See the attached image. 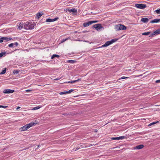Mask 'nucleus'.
I'll list each match as a JSON object with an SVG mask.
<instances>
[{
  "label": "nucleus",
  "mask_w": 160,
  "mask_h": 160,
  "mask_svg": "<svg viewBox=\"0 0 160 160\" xmlns=\"http://www.w3.org/2000/svg\"><path fill=\"white\" fill-rule=\"evenodd\" d=\"M34 24L32 22H26L24 26V28L26 30H32L34 28Z\"/></svg>",
  "instance_id": "f257e3e1"
},
{
  "label": "nucleus",
  "mask_w": 160,
  "mask_h": 160,
  "mask_svg": "<svg viewBox=\"0 0 160 160\" xmlns=\"http://www.w3.org/2000/svg\"><path fill=\"white\" fill-rule=\"evenodd\" d=\"M118 40V39L114 38L113 39H112L111 40L107 41L102 46V47H107L112 43L116 42L117 40Z\"/></svg>",
  "instance_id": "f03ea898"
},
{
  "label": "nucleus",
  "mask_w": 160,
  "mask_h": 160,
  "mask_svg": "<svg viewBox=\"0 0 160 160\" xmlns=\"http://www.w3.org/2000/svg\"><path fill=\"white\" fill-rule=\"evenodd\" d=\"M116 28L118 31L124 30L126 29V27L123 25L119 24L116 26Z\"/></svg>",
  "instance_id": "7ed1b4c3"
},
{
  "label": "nucleus",
  "mask_w": 160,
  "mask_h": 160,
  "mask_svg": "<svg viewBox=\"0 0 160 160\" xmlns=\"http://www.w3.org/2000/svg\"><path fill=\"white\" fill-rule=\"evenodd\" d=\"M98 22V21H89L87 22L84 23H83V26L85 27H87L89 25L92 24V23L97 22Z\"/></svg>",
  "instance_id": "20e7f679"
},
{
  "label": "nucleus",
  "mask_w": 160,
  "mask_h": 160,
  "mask_svg": "<svg viewBox=\"0 0 160 160\" xmlns=\"http://www.w3.org/2000/svg\"><path fill=\"white\" fill-rule=\"evenodd\" d=\"M135 7L138 8L143 9L145 8L146 6L143 4H137L135 5Z\"/></svg>",
  "instance_id": "39448f33"
},
{
  "label": "nucleus",
  "mask_w": 160,
  "mask_h": 160,
  "mask_svg": "<svg viewBox=\"0 0 160 160\" xmlns=\"http://www.w3.org/2000/svg\"><path fill=\"white\" fill-rule=\"evenodd\" d=\"M14 92V90H11L10 89H5L3 91L4 93H11Z\"/></svg>",
  "instance_id": "423d86ee"
},
{
  "label": "nucleus",
  "mask_w": 160,
  "mask_h": 160,
  "mask_svg": "<svg viewBox=\"0 0 160 160\" xmlns=\"http://www.w3.org/2000/svg\"><path fill=\"white\" fill-rule=\"evenodd\" d=\"M93 27L97 30H100V29L103 28V27L102 26L101 24H97L94 25Z\"/></svg>",
  "instance_id": "0eeeda50"
},
{
  "label": "nucleus",
  "mask_w": 160,
  "mask_h": 160,
  "mask_svg": "<svg viewBox=\"0 0 160 160\" xmlns=\"http://www.w3.org/2000/svg\"><path fill=\"white\" fill-rule=\"evenodd\" d=\"M125 138V137L124 136H120L118 137H115V138H111V139L112 140H120V139H123Z\"/></svg>",
  "instance_id": "6e6552de"
},
{
  "label": "nucleus",
  "mask_w": 160,
  "mask_h": 160,
  "mask_svg": "<svg viewBox=\"0 0 160 160\" xmlns=\"http://www.w3.org/2000/svg\"><path fill=\"white\" fill-rule=\"evenodd\" d=\"M67 10L70 13L72 12L75 13L77 12V10L75 8H72V9H68Z\"/></svg>",
  "instance_id": "1a4fd4ad"
},
{
  "label": "nucleus",
  "mask_w": 160,
  "mask_h": 160,
  "mask_svg": "<svg viewBox=\"0 0 160 160\" xmlns=\"http://www.w3.org/2000/svg\"><path fill=\"white\" fill-rule=\"evenodd\" d=\"M28 128V127L26 125L20 128V130L21 131H25L27 130Z\"/></svg>",
  "instance_id": "9d476101"
},
{
  "label": "nucleus",
  "mask_w": 160,
  "mask_h": 160,
  "mask_svg": "<svg viewBox=\"0 0 160 160\" xmlns=\"http://www.w3.org/2000/svg\"><path fill=\"white\" fill-rule=\"evenodd\" d=\"M2 39L3 42L5 41H8L11 40L12 38H9L7 37H2Z\"/></svg>",
  "instance_id": "9b49d317"
},
{
  "label": "nucleus",
  "mask_w": 160,
  "mask_h": 160,
  "mask_svg": "<svg viewBox=\"0 0 160 160\" xmlns=\"http://www.w3.org/2000/svg\"><path fill=\"white\" fill-rule=\"evenodd\" d=\"M160 22V19H154L150 21V22L151 23H157Z\"/></svg>",
  "instance_id": "f8f14e48"
},
{
  "label": "nucleus",
  "mask_w": 160,
  "mask_h": 160,
  "mask_svg": "<svg viewBox=\"0 0 160 160\" xmlns=\"http://www.w3.org/2000/svg\"><path fill=\"white\" fill-rule=\"evenodd\" d=\"M141 21L144 23L147 22L148 21L149 19L148 18H142L141 19Z\"/></svg>",
  "instance_id": "ddd939ff"
},
{
  "label": "nucleus",
  "mask_w": 160,
  "mask_h": 160,
  "mask_svg": "<svg viewBox=\"0 0 160 160\" xmlns=\"http://www.w3.org/2000/svg\"><path fill=\"white\" fill-rule=\"evenodd\" d=\"M160 33V30H157L155 31L154 32H153L152 33V34L151 35V36H153L154 35H155V34H159Z\"/></svg>",
  "instance_id": "4468645a"
},
{
  "label": "nucleus",
  "mask_w": 160,
  "mask_h": 160,
  "mask_svg": "<svg viewBox=\"0 0 160 160\" xmlns=\"http://www.w3.org/2000/svg\"><path fill=\"white\" fill-rule=\"evenodd\" d=\"M144 146L142 145H138L135 147V149H140L142 148Z\"/></svg>",
  "instance_id": "2eb2a0df"
},
{
  "label": "nucleus",
  "mask_w": 160,
  "mask_h": 160,
  "mask_svg": "<svg viewBox=\"0 0 160 160\" xmlns=\"http://www.w3.org/2000/svg\"><path fill=\"white\" fill-rule=\"evenodd\" d=\"M35 124V123L33 122H31L29 124H27L26 126H27L28 127V128H30L32 126L34 125Z\"/></svg>",
  "instance_id": "dca6fc26"
},
{
  "label": "nucleus",
  "mask_w": 160,
  "mask_h": 160,
  "mask_svg": "<svg viewBox=\"0 0 160 160\" xmlns=\"http://www.w3.org/2000/svg\"><path fill=\"white\" fill-rule=\"evenodd\" d=\"M23 27H24L23 23H20L18 27V28L19 30H21Z\"/></svg>",
  "instance_id": "f3484780"
},
{
  "label": "nucleus",
  "mask_w": 160,
  "mask_h": 160,
  "mask_svg": "<svg viewBox=\"0 0 160 160\" xmlns=\"http://www.w3.org/2000/svg\"><path fill=\"white\" fill-rule=\"evenodd\" d=\"M80 80H81V79H78L76 80L68 81V83H73L76 82L78 81H79Z\"/></svg>",
  "instance_id": "a211bd4d"
},
{
  "label": "nucleus",
  "mask_w": 160,
  "mask_h": 160,
  "mask_svg": "<svg viewBox=\"0 0 160 160\" xmlns=\"http://www.w3.org/2000/svg\"><path fill=\"white\" fill-rule=\"evenodd\" d=\"M43 15V13L42 12L38 13L37 14V17L38 18H39Z\"/></svg>",
  "instance_id": "6ab92c4d"
},
{
  "label": "nucleus",
  "mask_w": 160,
  "mask_h": 160,
  "mask_svg": "<svg viewBox=\"0 0 160 160\" xmlns=\"http://www.w3.org/2000/svg\"><path fill=\"white\" fill-rule=\"evenodd\" d=\"M57 57V58H59L60 57V56L59 55H58L57 54H53L51 57V58L52 59H53L54 58Z\"/></svg>",
  "instance_id": "aec40b11"
},
{
  "label": "nucleus",
  "mask_w": 160,
  "mask_h": 160,
  "mask_svg": "<svg viewBox=\"0 0 160 160\" xmlns=\"http://www.w3.org/2000/svg\"><path fill=\"white\" fill-rule=\"evenodd\" d=\"M70 39V37H68L66 39H63L61 41V43H62L64 42H65V41L68 40V39Z\"/></svg>",
  "instance_id": "412c9836"
},
{
  "label": "nucleus",
  "mask_w": 160,
  "mask_h": 160,
  "mask_svg": "<svg viewBox=\"0 0 160 160\" xmlns=\"http://www.w3.org/2000/svg\"><path fill=\"white\" fill-rule=\"evenodd\" d=\"M67 62H68L70 63H73L76 62V61L73 60H68L67 61Z\"/></svg>",
  "instance_id": "4be33fe9"
},
{
  "label": "nucleus",
  "mask_w": 160,
  "mask_h": 160,
  "mask_svg": "<svg viewBox=\"0 0 160 160\" xmlns=\"http://www.w3.org/2000/svg\"><path fill=\"white\" fill-rule=\"evenodd\" d=\"M151 33V32H144L142 33V35H148Z\"/></svg>",
  "instance_id": "5701e85b"
},
{
  "label": "nucleus",
  "mask_w": 160,
  "mask_h": 160,
  "mask_svg": "<svg viewBox=\"0 0 160 160\" xmlns=\"http://www.w3.org/2000/svg\"><path fill=\"white\" fill-rule=\"evenodd\" d=\"M154 12H156L157 13V14H160V8L158 9H157L156 10L154 11Z\"/></svg>",
  "instance_id": "b1692460"
},
{
  "label": "nucleus",
  "mask_w": 160,
  "mask_h": 160,
  "mask_svg": "<svg viewBox=\"0 0 160 160\" xmlns=\"http://www.w3.org/2000/svg\"><path fill=\"white\" fill-rule=\"evenodd\" d=\"M46 22H53V20H52V19L48 18V19H46Z\"/></svg>",
  "instance_id": "393cba45"
},
{
  "label": "nucleus",
  "mask_w": 160,
  "mask_h": 160,
  "mask_svg": "<svg viewBox=\"0 0 160 160\" xmlns=\"http://www.w3.org/2000/svg\"><path fill=\"white\" fill-rule=\"evenodd\" d=\"M6 72V68H4L2 70V72H1V74H4Z\"/></svg>",
  "instance_id": "a878e982"
},
{
  "label": "nucleus",
  "mask_w": 160,
  "mask_h": 160,
  "mask_svg": "<svg viewBox=\"0 0 160 160\" xmlns=\"http://www.w3.org/2000/svg\"><path fill=\"white\" fill-rule=\"evenodd\" d=\"M158 122H159V121H157V122H152V123H150V124H149L148 126H150L152 124H154L157 123H158Z\"/></svg>",
  "instance_id": "bb28decb"
},
{
  "label": "nucleus",
  "mask_w": 160,
  "mask_h": 160,
  "mask_svg": "<svg viewBox=\"0 0 160 160\" xmlns=\"http://www.w3.org/2000/svg\"><path fill=\"white\" fill-rule=\"evenodd\" d=\"M40 108V107H39V106L33 108L32 109V110H35L38 109L39 108Z\"/></svg>",
  "instance_id": "cd10ccee"
},
{
  "label": "nucleus",
  "mask_w": 160,
  "mask_h": 160,
  "mask_svg": "<svg viewBox=\"0 0 160 160\" xmlns=\"http://www.w3.org/2000/svg\"><path fill=\"white\" fill-rule=\"evenodd\" d=\"M9 47H14V44L13 43H11L8 45Z\"/></svg>",
  "instance_id": "c85d7f7f"
},
{
  "label": "nucleus",
  "mask_w": 160,
  "mask_h": 160,
  "mask_svg": "<svg viewBox=\"0 0 160 160\" xmlns=\"http://www.w3.org/2000/svg\"><path fill=\"white\" fill-rule=\"evenodd\" d=\"M73 91V89H71L69 91H66V93H67H67H70L71 92H72Z\"/></svg>",
  "instance_id": "c756f323"
},
{
  "label": "nucleus",
  "mask_w": 160,
  "mask_h": 160,
  "mask_svg": "<svg viewBox=\"0 0 160 160\" xmlns=\"http://www.w3.org/2000/svg\"><path fill=\"white\" fill-rule=\"evenodd\" d=\"M84 145V144L83 143L80 144V146L81 147V148H84V147L86 148V147H88L87 146H83Z\"/></svg>",
  "instance_id": "7c9ffc66"
},
{
  "label": "nucleus",
  "mask_w": 160,
  "mask_h": 160,
  "mask_svg": "<svg viewBox=\"0 0 160 160\" xmlns=\"http://www.w3.org/2000/svg\"><path fill=\"white\" fill-rule=\"evenodd\" d=\"M19 72V71L18 70H14L13 71V73L15 74H18Z\"/></svg>",
  "instance_id": "2f4dec72"
},
{
  "label": "nucleus",
  "mask_w": 160,
  "mask_h": 160,
  "mask_svg": "<svg viewBox=\"0 0 160 160\" xmlns=\"http://www.w3.org/2000/svg\"><path fill=\"white\" fill-rule=\"evenodd\" d=\"M5 54V52H1L0 53V58L3 56Z\"/></svg>",
  "instance_id": "473e14b6"
},
{
  "label": "nucleus",
  "mask_w": 160,
  "mask_h": 160,
  "mask_svg": "<svg viewBox=\"0 0 160 160\" xmlns=\"http://www.w3.org/2000/svg\"><path fill=\"white\" fill-rule=\"evenodd\" d=\"M129 78V77H128L123 76V77H122L120 78V79H127V78Z\"/></svg>",
  "instance_id": "72a5a7b5"
},
{
  "label": "nucleus",
  "mask_w": 160,
  "mask_h": 160,
  "mask_svg": "<svg viewBox=\"0 0 160 160\" xmlns=\"http://www.w3.org/2000/svg\"><path fill=\"white\" fill-rule=\"evenodd\" d=\"M58 17H56V18H55L54 19H52L53 22L56 21L58 20Z\"/></svg>",
  "instance_id": "f704fd0d"
},
{
  "label": "nucleus",
  "mask_w": 160,
  "mask_h": 160,
  "mask_svg": "<svg viewBox=\"0 0 160 160\" xmlns=\"http://www.w3.org/2000/svg\"><path fill=\"white\" fill-rule=\"evenodd\" d=\"M13 43L14 44V46H18V43L17 42H16L15 43Z\"/></svg>",
  "instance_id": "c9c22d12"
},
{
  "label": "nucleus",
  "mask_w": 160,
  "mask_h": 160,
  "mask_svg": "<svg viewBox=\"0 0 160 160\" xmlns=\"http://www.w3.org/2000/svg\"><path fill=\"white\" fill-rule=\"evenodd\" d=\"M66 92H61L60 93V94L61 95H62V94H67V93H66Z\"/></svg>",
  "instance_id": "e433bc0d"
},
{
  "label": "nucleus",
  "mask_w": 160,
  "mask_h": 160,
  "mask_svg": "<svg viewBox=\"0 0 160 160\" xmlns=\"http://www.w3.org/2000/svg\"><path fill=\"white\" fill-rule=\"evenodd\" d=\"M0 108H5L7 107V106H2V105H0Z\"/></svg>",
  "instance_id": "4c0bfd02"
},
{
  "label": "nucleus",
  "mask_w": 160,
  "mask_h": 160,
  "mask_svg": "<svg viewBox=\"0 0 160 160\" xmlns=\"http://www.w3.org/2000/svg\"><path fill=\"white\" fill-rule=\"evenodd\" d=\"M156 83H160V80H156Z\"/></svg>",
  "instance_id": "58836bf2"
},
{
  "label": "nucleus",
  "mask_w": 160,
  "mask_h": 160,
  "mask_svg": "<svg viewBox=\"0 0 160 160\" xmlns=\"http://www.w3.org/2000/svg\"><path fill=\"white\" fill-rule=\"evenodd\" d=\"M78 147H79V146H78V147H77V148L76 149H75V151L77 150H78L79 149V148H80V147L78 148Z\"/></svg>",
  "instance_id": "ea45409f"
},
{
  "label": "nucleus",
  "mask_w": 160,
  "mask_h": 160,
  "mask_svg": "<svg viewBox=\"0 0 160 160\" xmlns=\"http://www.w3.org/2000/svg\"><path fill=\"white\" fill-rule=\"evenodd\" d=\"M3 42V41L2 39V38H0V42Z\"/></svg>",
  "instance_id": "a19ab883"
},
{
  "label": "nucleus",
  "mask_w": 160,
  "mask_h": 160,
  "mask_svg": "<svg viewBox=\"0 0 160 160\" xmlns=\"http://www.w3.org/2000/svg\"><path fill=\"white\" fill-rule=\"evenodd\" d=\"M31 91V90H28H28H26V92H29V91Z\"/></svg>",
  "instance_id": "79ce46f5"
},
{
  "label": "nucleus",
  "mask_w": 160,
  "mask_h": 160,
  "mask_svg": "<svg viewBox=\"0 0 160 160\" xmlns=\"http://www.w3.org/2000/svg\"><path fill=\"white\" fill-rule=\"evenodd\" d=\"M75 41H81V40H78V39H77L76 40H75Z\"/></svg>",
  "instance_id": "37998d69"
},
{
  "label": "nucleus",
  "mask_w": 160,
  "mask_h": 160,
  "mask_svg": "<svg viewBox=\"0 0 160 160\" xmlns=\"http://www.w3.org/2000/svg\"><path fill=\"white\" fill-rule=\"evenodd\" d=\"M20 108V107H18L17 108V109H19V108Z\"/></svg>",
  "instance_id": "c03bdc74"
},
{
  "label": "nucleus",
  "mask_w": 160,
  "mask_h": 160,
  "mask_svg": "<svg viewBox=\"0 0 160 160\" xmlns=\"http://www.w3.org/2000/svg\"><path fill=\"white\" fill-rule=\"evenodd\" d=\"M142 76V74H141V75H139L138 76V77H139V76Z\"/></svg>",
  "instance_id": "a18cd8bd"
},
{
  "label": "nucleus",
  "mask_w": 160,
  "mask_h": 160,
  "mask_svg": "<svg viewBox=\"0 0 160 160\" xmlns=\"http://www.w3.org/2000/svg\"><path fill=\"white\" fill-rule=\"evenodd\" d=\"M77 31H76V32H75V33H77Z\"/></svg>",
  "instance_id": "49530a36"
},
{
  "label": "nucleus",
  "mask_w": 160,
  "mask_h": 160,
  "mask_svg": "<svg viewBox=\"0 0 160 160\" xmlns=\"http://www.w3.org/2000/svg\"><path fill=\"white\" fill-rule=\"evenodd\" d=\"M84 41L85 42H87V41Z\"/></svg>",
  "instance_id": "de8ad7c7"
},
{
  "label": "nucleus",
  "mask_w": 160,
  "mask_h": 160,
  "mask_svg": "<svg viewBox=\"0 0 160 160\" xmlns=\"http://www.w3.org/2000/svg\"><path fill=\"white\" fill-rule=\"evenodd\" d=\"M159 16H160V15H159Z\"/></svg>",
  "instance_id": "09e8293b"
},
{
  "label": "nucleus",
  "mask_w": 160,
  "mask_h": 160,
  "mask_svg": "<svg viewBox=\"0 0 160 160\" xmlns=\"http://www.w3.org/2000/svg\"><path fill=\"white\" fill-rule=\"evenodd\" d=\"M1 0H0V1H1Z\"/></svg>",
  "instance_id": "8fccbe9b"
}]
</instances>
